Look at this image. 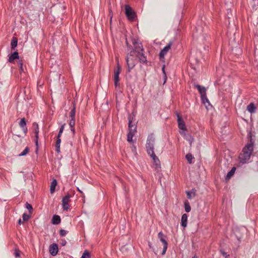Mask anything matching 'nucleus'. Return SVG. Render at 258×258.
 I'll list each match as a JSON object with an SVG mask.
<instances>
[{
    "label": "nucleus",
    "instance_id": "obj_50",
    "mask_svg": "<svg viewBox=\"0 0 258 258\" xmlns=\"http://www.w3.org/2000/svg\"><path fill=\"white\" fill-rule=\"evenodd\" d=\"M192 258H198L197 256L195 255Z\"/></svg>",
    "mask_w": 258,
    "mask_h": 258
},
{
    "label": "nucleus",
    "instance_id": "obj_29",
    "mask_svg": "<svg viewBox=\"0 0 258 258\" xmlns=\"http://www.w3.org/2000/svg\"><path fill=\"white\" fill-rule=\"evenodd\" d=\"M185 158L189 164L192 163V160L193 159L194 157L190 153H188L186 154Z\"/></svg>",
    "mask_w": 258,
    "mask_h": 258
},
{
    "label": "nucleus",
    "instance_id": "obj_49",
    "mask_svg": "<svg viewBox=\"0 0 258 258\" xmlns=\"http://www.w3.org/2000/svg\"><path fill=\"white\" fill-rule=\"evenodd\" d=\"M19 64L21 66V69H22V63L21 62H20Z\"/></svg>",
    "mask_w": 258,
    "mask_h": 258
},
{
    "label": "nucleus",
    "instance_id": "obj_41",
    "mask_svg": "<svg viewBox=\"0 0 258 258\" xmlns=\"http://www.w3.org/2000/svg\"><path fill=\"white\" fill-rule=\"evenodd\" d=\"M162 71H163V73H164V77H165V81H164V83L166 82V79L167 78L166 77V74H165V66H164L162 68Z\"/></svg>",
    "mask_w": 258,
    "mask_h": 258
},
{
    "label": "nucleus",
    "instance_id": "obj_47",
    "mask_svg": "<svg viewBox=\"0 0 258 258\" xmlns=\"http://www.w3.org/2000/svg\"><path fill=\"white\" fill-rule=\"evenodd\" d=\"M22 221L21 219H20L19 220V221H18V224H19V225H21V224H22Z\"/></svg>",
    "mask_w": 258,
    "mask_h": 258
},
{
    "label": "nucleus",
    "instance_id": "obj_48",
    "mask_svg": "<svg viewBox=\"0 0 258 258\" xmlns=\"http://www.w3.org/2000/svg\"><path fill=\"white\" fill-rule=\"evenodd\" d=\"M149 246L150 247V248H152L151 244L150 242L149 243Z\"/></svg>",
    "mask_w": 258,
    "mask_h": 258
},
{
    "label": "nucleus",
    "instance_id": "obj_44",
    "mask_svg": "<svg viewBox=\"0 0 258 258\" xmlns=\"http://www.w3.org/2000/svg\"><path fill=\"white\" fill-rule=\"evenodd\" d=\"M153 251H154V253H155L156 254H157V253L159 251V249H158V248H157V249H154V248H153Z\"/></svg>",
    "mask_w": 258,
    "mask_h": 258
},
{
    "label": "nucleus",
    "instance_id": "obj_19",
    "mask_svg": "<svg viewBox=\"0 0 258 258\" xmlns=\"http://www.w3.org/2000/svg\"><path fill=\"white\" fill-rule=\"evenodd\" d=\"M180 133L181 135H184L185 136V139L189 142V144L191 145L192 142L194 141V139L192 138V137L190 135H189V134L186 135L183 132H180Z\"/></svg>",
    "mask_w": 258,
    "mask_h": 258
},
{
    "label": "nucleus",
    "instance_id": "obj_31",
    "mask_svg": "<svg viewBox=\"0 0 258 258\" xmlns=\"http://www.w3.org/2000/svg\"><path fill=\"white\" fill-rule=\"evenodd\" d=\"M19 125L24 130L25 129L24 127L26 125V122L25 119L24 118H23L21 119V120L19 123Z\"/></svg>",
    "mask_w": 258,
    "mask_h": 258
},
{
    "label": "nucleus",
    "instance_id": "obj_9",
    "mask_svg": "<svg viewBox=\"0 0 258 258\" xmlns=\"http://www.w3.org/2000/svg\"><path fill=\"white\" fill-rule=\"evenodd\" d=\"M152 158L155 166V169L157 170L160 167V162L158 158L156 156L154 152L153 154H149Z\"/></svg>",
    "mask_w": 258,
    "mask_h": 258
},
{
    "label": "nucleus",
    "instance_id": "obj_11",
    "mask_svg": "<svg viewBox=\"0 0 258 258\" xmlns=\"http://www.w3.org/2000/svg\"><path fill=\"white\" fill-rule=\"evenodd\" d=\"M177 122H178V127L179 128V129L183 130V131H185L186 127H185V123H184V121L183 120V119L181 118V116L179 114L177 115Z\"/></svg>",
    "mask_w": 258,
    "mask_h": 258
},
{
    "label": "nucleus",
    "instance_id": "obj_21",
    "mask_svg": "<svg viewBox=\"0 0 258 258\" xmlns=\"http://www.w3.org/2000/svg\"><path fill=\"white\" fill-rule=\"evenodd\" d=\"M57 185V181L56 179H53L51 183L50 191L51 194L53 193L55 190V187Z\"/></svg>",
    "mask_w": 258,
    "mask_h": 258
},
{
    "label": "nucleus",
    "instance_id": "obj_28",
    "mask_svg": "<svg viewBox=\"0 0 258 258\" xmlns=\"http://www.w3.org/2000/svg\"><path fill=\"white\" fill-rule=\"evenodd\" d=\"M17 39L16 38H13L11 41V46L12 49H15V48L17 45Z\"/></svg>",
    "mask_w": 258,
    "mask_h": 258
},
{
    "label": "nucleus",
    "instance_id": "obj_18",
    "mask_svg": "<svg viewBox=\"0 0 258 258\" xmlns=\"http://www.w3.org/2000/svg\"><path fill=\"white\" fill-rule=\"evenodd\" d=\"M75 119H71V120L69 123L70 126L71 127V130L73 132V135L75 134Z\"/></svg>",
    "mask_w": 258,
    "mask_h": 258
},
{
    "label": "nucleus",
    "instance_id": "obj_7",
    "mask_svg": "<svg viewBox=\"0 0 258 258\" xmlns=\"http://www.w3.org/2000/svg\"><path fill=\"white\" fill-rule=\"evenodd\" d=\"M172 44V42H170L166 46H165L160 52L159 56L160 58H164V56L170 49L171 45Z\"/></svg>",
    "mask_w": 258,
    "mask_h": 258
},
{
    "label": "nucleus",
    "instance_id": "obj_17",
    "mask_svg": "<svg viewBox=\"0 0 258 258\" xmlns=\"http://www.w3.org/2000/svg\"><path fill=\"white\" fill-rule=\"evenodd\" d=\"M19 58V54L17 51L14 52L9 58V61L12 62L15 59Z\"/></svg>",
    "mask_w": 258,
    "mask_h": 258
},
{
    "label": "nucleus",
    "instance_id": "obj_32",
    "mask_svg": "<svg viewBox=\"0 0 258 258\" xmlns=\"http://www.w3.org/2000/svg\"><path fill=\"white\" fill-rule=\"evenodd\" d=\"M186 193L187 195V198L189 199H191L192 198L196 196L195 192H192L191 191H187L186 192Z\"/></svg>",
    "mask_w": 258,
    "mask_h": 258
},
{
    "label": "nucleus",
    "instance_id": "obj_30",
    "mask_svg": "<svg viewBox=\"0 0 258 258\" xmlns=\"http://www.w3.org/2000/svg\"><path fill=\"white\" fill-rule=\"evenodd\" d=\"M81 258H90V254L88 250H85Z\"/></svg>",
    "mask_w": 258,
    "mask_h": 258
},
{
    "label": "nucleus",
    "instance_id": "obj_26",
    "mask_svg": "<svg viewBox=\"0 0 258 258\" xmlns=\"http://www.w3.org/2000/svg\"><path fill=\"white\" fill-rule=\"evenodd\" d=\"M202 101L203 104L206 105V104H210L208 99L207 98V95L201 96Z\"/></svg>",
    "mask_w": 258,
    "mask_h": 258
},
{
    "label": "nucleus",
    "instance_id": "obj_10",
    "mask_svg": "<svg viewBox=\"0 0 258 258\" xmlns=\"http://www.w3.org/2000/svg\"><path fill=\"white\" fill-rule=\"evenodd\" d=\"M49 250L50 253L52 255H53V256L56 255L57 254V252L58 251V246H57V244L53 243V244L50 245L49 246Z\"/></svg>",
    "mask_w": 258,
    "mask_h": 258
},
{
    "label": "nucleus",
    "instance_id": "obj_27",
    "mask_svg": "<svg viewBox=\"0 0 258 258\" xmlns=\"http://www.w3.org/2000/svg\"><path fill=\"white\" fill-rule=\"evenodd\" d=\"M61 142L60 139H57L56 142V151L57 153L60 152V144Z\"/></svg>",
    "mask_w": 258,
    "mask_h": 258
},
{
    "label": "nucleus",
    "instance_id": "obj_34",
    "mask_svg": "<svg viewBox=\"0 0 258 258\" xmlns=\"http://www.w3.org/2000/svg\"><path fill=\"white\" fill-rule=\"evenodd\" d=\"M26 208L29 210L30 213H32L33 211V208L31 205L29 204L28 203H26Z\"/></svg>",
    "mask_w": 258,
    "mask_h": 258
},
{
    "label": "nucleus",
    "instance_id": "obj_39",
    "mask_svg": "<svg viewBox=\"0 0 258 258\" xmlns=\"http://www.w3.org/2000/svg\"><path fill=\"white\" fill-rule=\"evenodd\" d=\"M30 218V216L26 214V213H24L23 214V220L24 221H27Z\"/></svg>",
    "mask_w": 258,
    "mask_h": 258
},
{
    "label": "nucleus",
    "instance_id": "obj_16",
    "mask_svg": "<svg viewBox=\"0 0 258 258\" xmlns=\"http://www.w3.org/2000/svg\"><path fill=\"white\" fill-rule=\"evenodd\" d=\"M195 87L198 89V90L201 94V96L207 95L206 94V89L205 87H202L199 85H196Z\"/></svg>",
    "mask_w": 258,
    "mask_h": 258
},
{
    "label": "nucleus",
    "instance_id": "obj_36",
    "mask_svg": "<svg viewBox=\"0 0 258 258\" xmlns=\"http://www.w3.org/2000/svg\"><path fill=\"white\" fill-rule=\"evenodd\" d=\"M35 142L36 146V151H37L38 148V134H35Z\"/></svg>",
    "mask_w": 258,
    "mask_h": 258
},
{
    "label": "nucleus",
    "instance_id": "obj_46",
    "mask_svg": "<svg viewBox=\"0 0 258 258\" xmlns=\"http://www.w3.org/2000/svg\"><path fill=\"white\" fill-rule=\"evenodd\" d=\"M61 134H62V133H60L59 132L58 133V135H57V139H60Z\"/></svg>",
    "mask_w": 258,
    "mask_h": 258
},
{
    "label": "nucleus",
    "instance_id": "obj_43",
    "mask_svg": "<svg viewBox=\"0 0 258 258\" xmlns=\"http://www.w3.org/2000/svg\"><path fill=\"white\" fill-rule=\"evenodd\" d=\"M66 243H67V242L65 240H62L61 242V245L62 246H64V245H66Z\"/></svg>",
    "mask_w": 258,
    "mask_h": 258
},
{
    "label": "nucleus",
    "instance_id": "obj_45",
    "mask_svg": "<svg viewBox=\"0 0 258 258\" xmlns=\"http://www.w3.org/2000/svg\"><path fill=\"white\" fill-rule=\"evenodd\" d=\"M77 190L80 192L81 193L82 195H83V191L82 190H81L79 187L77 188ZM83 197H84V195H82Z\"/></svg>",
    "mask_w": 258,
    "mask_h": 258
},
{
    "label": "nucleus",
    "instance_id": "obj_42",
    "mask_svg": "<svg viewBox=\"0 0 258 258\" xmlns=\"http://www.w3.org/2000/svg\"><path fill=\"white\" fill-rule=\"evenodd\" d=\"M64 124H63V125H62L61 126V127L60 128V129H59V132L60 133H62L63 132V129H64Z\"/></svg>",
    "mask_w": 258,
    "mask_h": 258
},
{
    "label": "nucleus",
    "instance_id": "obj_20",
    "mask_svg": "<svg viewBox=\"0 0 258 258\" xmlns=\"http://www.w3.org/2000/svg\"><path fill=\"white\" fill-rule=\"evenodd\" d=\"M236 170V168L233 167L231 170L227 173L226 180H229L234 174Z\"/></svg>",
    "mask_w": 258,
    "mask_h": 258
},
{
    "label": "nucleus",
    "instance_id": "obj_25",
    "mask_svg": "<svg viewBox=\"0 0 258 258\" xmlns=\"http://www.w3.org/2000/svg\"><path fill=\"white\" fill-rule=\"evenodd\" d=\"M135 133L128 132L127 135V140L128 142H132L133 141V137L135 135Z\"/></svg>",
    "mask_w": 258,
    "mask_h": 258
},
{
    "label": "nucleus",
    "instance_id": "obj_2",
    "mask_svg": "<svg viewBox=\"0 0 258 258\" xmlns=\"http://www.w3.org/2000/svg\"><path fill=\"white\" fill-rule=\"evenodd\" d=\"M134 45L135 54L137 55L140 61L145 62L146 61V58L143 53V48L142 44L138 42H133Z\"/></svg>",
    "mask_w": 258,
    "mask_h": 258
},
{
    "label": "nucleus",
    "instance_id": "obj_1",
    "mask_svg": "<svg viewBox=\"0 0 258 258\" xmlns=\"http://www.w3.org/2000/svg\"><path fill=\"white\" fill-rule=\"evenodd\" d=\"M252 144L247 145L242 150V153L239 155V160L241 163H245L250 158L253 151Z\"/></svg>",
    "mask_w": 258,
    "mask_h": 258
},
{
    "label": "nucleus",
    "instance_id": "obj_51",
    "mask_svg": "<svg viewBox=\"0 0 258 258\" xmlns=\"http://www.w3.org/2000/svg\"><path fill=\"white\" fill-rule=\"evenodd\" d=\"M222 253H223V255L226 254V253L225 252H223Z\"/></svg>",
    "mask_w": 258,
    "mask_h": 258
},
{
    "label": "nucleus",
    "instance_id": "obj_15",
    "mask_svg": "<svg viewBox=\"0 0 258 258\" xmlns=\"http://www.w3.org/2000/svg\"><path fill=\"white\" fill-rule=\"evenodd\" d=\"M187 215L186 214H183L182 215L181 219V225L184 228L186 227L187 226Z\"/></svg>",
    "mask_w": 258,
    "mask_h": 258
},
{
    "label": "nucleus",
    "instance_id": "obj_38",
    "mask_svg": "<svg viewBox=\"0 0 258 258\" xmlns=\"http://www.w3.org/2000/svg\"><path fill=\"white\" fill-rule=\"evenodd\" d=\"M158 238L160 239L161 238H166V236L164 235L162 232H160L158 234Z\"/></svg>",
    "mask_w": 258,
    "mask_h": 258
},
{
    "label": "nucleus",
    "instance_id": "obj_33",
    "mask_svg": "<svg viewBox=\"0 0 258 258\" xmlns=\"http://www.w3.org/2000/svg\"><path fill=\"white\" fill-rule=\"evenodd\" d=\"M29 151V148L28 147H26L24 149V150L19 154V156H25V155H27L28 154Z\"/></svg>",
    "mask_w": 258,
    "mask_h": 258
},
{
    "label": "nucleus",
    "instance_id": "obj_4",
    "mask_svg": "<svg viewBox=\"0 0 258 258\" xmlns=\"http://www.w3.org/2000/svg\"><path fill=\"white\" fill-rule=\"evenodd\" d=\"M155 138L153 134L148 136L146 144L147 151L148 154H153L154 152V143Z\"/></svg>",
    "mask_w": 258,
    "mask_h": 258
},
{
    "label": "nucleus",
    "instance_id": "obj_13",
    "mask_svg": "<svg viewBox=\"0 0 258 258\" xmlns=\"http://www.w3.org/2000/svg\"><path fill=\"white\" fill-rule=\"evenodd\" d=\"M166 238H161L160 239V241L162 242L163 244V247L162 251L161 253L162 255H163L165 254L166 251L167 250V246H168V243H167Z\"/></svg>",
    "mask_w": 258,
    "mask_h": 258
},
{
    "label": "nucleus",
    "instance_id": "obj_12",
    "mask_svg": "<svg viewBox=\"0 0 258 258\" xmlns=\"http://www.w3.org/2000/svg\"><path fill=\"white\" fill-rule=\"evenodd\" d=\"M137 126L136 124H133L132 120L131 119V117H129V122H128V131L129 132H132L136 133L137 132Z\"/></svg>",
    "mask_w": 258,
    "mask_h": 258
},
{
    "label": "nucleus",
    "instance_id": "obj_37",
    "mask_svg": "<svg viewBox=\"0 0 258 258\" xmlns=\"http://www.w3.org/2000/svg\"><path fill=\"white\" fill-rule=\"evenodd\" d=\"M34 130H35V134H39V127L38 124L34 123Z\"/></svg>",
    "mask_w": 258,
    "mask_h": 258
},
{
    "label": "nucleus",
    "instance_id": "obj_40",
    "mask_svg": "<svg viewBox=\"0 0 258 258\" xmlns=\"http://www.w3.org/2000/svg\"><path fill=\"white\" fill-rule=\"evenodd\" d=\"M59 234L61 236H64L67 234V231L63 229H61L59 231Z\"/></svg>",
    "mask_w": 258,
    "mask_h": 258
},
{
    "label": "nucleus",
    "instance_id": "obj_14",
    "mask_svg": "<svg viewBox=\"0 0 258 258\" xmlns=\"http://www.w3.org/2000/svg\"><path fill=\"white\" fill-rule=\"evenodd\" d=\"M256 109V107L254 104L253 103H250L247 106V110L248 112H249L250 113H254L255 112Z\"/></svg>",
    "mask_w": 258,
    "mask_h": 258
},
{
    "label": "nucleus",
    "instance_id": "obj_24",
    "mask_svg": "<svg viewBox=\"0 0 258 258\" xmlns=\"http://www.w3.org/2000/svg\"><path fill=\"white\" fill-rule=\"evenodd\" d=\"M184 209L186 212H189L191 210L190 206L189 203L186 201L184 202Z\"/></svg>",
    "mask_w": 258,
    "mask_h": 258
},
{
    "label": "nucleus",
    "instance_id": "obj_5",
    "mask_svg": "<svg viewBox=\"0 0 258 258\" xmlns=\"http://www.w3.org/2000/svg\"><path fill=\"white\" fill-rule=\"evenodd\" d=\"M117 67L114 72V82L115 87L119 86V75L121 72V67L119 64L118 60L117 59Z\"/></svg>",
    "mask_w": 258,
    "mask_h": 258
},
{
    "label": "nucleus",
    "instance_id": "obj_23",
    "mask_svg": "<svg viewBox=\"0 0 258 258\" xmlns=\"http://www.w3.org/2000/svg\"><path fill=\"white\" fill-rule=\"evenodd\" d=\"M73 108L72 109L70 112V116L71 119H75V114H76V107L75 103H73Z\"/></svg>",
    "mask_w": 258,
    "mask_h": 258
},
{
    "label": "nucleus",
    "instance_id": "obj_35",
    "mask_svg": "<svg viewBox=\"0 0 258 258\" xmlns=\"http://www.w3.org/2000/svg\"><path fill=\"white\" fill-rule=\"evenodd\" d=\"M14 254L15 257H20V251L18 249L16 248L15 249V251H14Z\"/></svg>",
    "mask_w": 258,
    "mask_h": 258
},
{
    "label": "nucleus",
    "instance_id": "obj_6",
    "mask_svg": "<svg viewBox=\"0 0 258 258\" xmlns=\"http://www.w3.org/2000/svg\"><path fill=\"white\" fill-rule=\"evenodd\" d=\"M125 13L127 18L133 21L136 17V13L132 10V8L128 5L125 6Z\"/></svg>",
    "mask_w": 258,
    "mask_h": 258
},
{
    "label": "nucleus",
    "instance_id": "obj_22",
    "mask_svg": "<svg viewBox=\"0 0 258 258\" xmlns=\"http://www.w3.org/2000/svg\"><path fill=\"white\" fill-rule=\"evenodd\" d=\"M60 222V217L58 215H54L52 217V223L53 224H58Z\"/></svg>",
    "mask_w": 258,
    "mask_h": 258
},
{
    "label": "nucleus",
    "instance_id": "obj_8",
    "mask_svg": "<svg viewBox=\"0 0 258 258\" xmlns=\"http://www.w3.org/2000/svg\"><path fill=\"white\" fill-rule=\"evenodd\" d=\"M71 197V195L68 194L62 200V207L64 210H68L70 208L69 203L70 202V199Z\"/></svg>",
    "mask_w": 258,
    "mask_h": 258
},
{
    "label": "nucleus",
    "instance_id": "obj_3",
    "mask_svg": "<svg viewBox=\"0 0 258 258\" xmlns=\"http://www.w3.org/2000/svg\"><path fill=\"white\" fill-rule=\"evenodd\" d=\"M137 56L135 54V51H131L130 54L127 55L126 58V61L128 67V72L133 69L137 62Z\"/></svg>",
    "mask_w": 258,
    "mask_h": 258
}]
</instances>
